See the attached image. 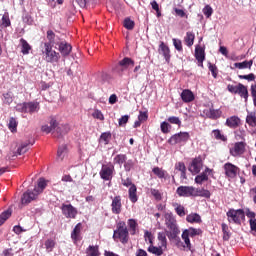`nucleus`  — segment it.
<instances>
[{
  "label": "nucleus",
  "instance_id": "nucleus-30",
  "mask_svg": "<svg viewBox=\"0 0 256 256\" xmlns=\"http://www.w3.org/2000/svg\"><path fill=\"white\" fill-rule=\"evenodd\" d=\"M81 235V223H78L72 233H71V239L74 241V243H77L79 241V236Z\"/></svg>",
  "mask_w": 256,
  "mask_h": 256
},
{
  "label": "nucleus",
  "instance_id": "nucleus-1",
  "mask_svg": "<svg viewBox=\"0 0 256 256\" xmlns=\"http://www.w3.org/2000/svg\"><path fill=\"white\" fill-rule=\"evenodd\" d=\"M42 55L44 61L46 63H59V59H61V54L59 52L53 50V46L49 44H42Z\"/></svg>",
  "mask_w": 256,
  "mask_h": 256
},
{
  "label": "nucleus",
  "instance_id": "nucleus-3",
  "mask_svg": "<svg viewBox=\"0 0 256 256\" xmlns=\"http://www.w3.org/2000/svg\"><path fill=\"white\" fill-rule=\"evenodd\" d=\"M226 215L228 217L229 223L241 225V221H245V211H243V209H230Z\"/></svg>",
  "mask_w": 256,
  "mask_h": 256
},
{
  "label": "nucleus",
  "instance_id": "nucleus-7",
  "mask_svg": "<svg viewBox=\"0 0 256 256\" xmlns=\"http://www.w3.org/2000/svg\"><path fill=\"white\" fill-rule=\"evenodd\" d=\"M60 209L66 219H75L77 217V208L71 204H62Z\"/></svg>",
  "mask_w": 256,
  "mask_h": 256
},
{
  "label": "nucleus",
  "instance_id": "nucleus-56",
  "mask_svg": "<svg viewBox=\"0 0 256 256\" xmlns=\"http://www.w3.org/2000/svg\"><path fill=\"white\" fill-rule=\"evenodd\" d=\"M160 129L162 133H169V129H171V124L164 121L160 124Z\"/></svg>",
  "mask_w": 256,
  "mask_h": 256
},
{
  "label": "nucleus",
  "instance_id": "nucleus-10",
  "mask_svg": "<svg viewBox=\"0 0 256 256\" xmlns=\"http://www.w3.org/2000/svg\"><path fill=\"white\" fill-rule=\"evenodd\" d=\"M46 39L48 42H44L43 45H49L50 47H55V45L58 46V44L61 41V38L59 36L55 35V32H53V30L47 31Z\"/></svg>",
  "mask_w": 256,
  "mask_h": 256
},
{
  "label": "nucleus",
  "instance_id": "nucleus-17",
  "mask_svg": "<svg viewBox=\"0 0 256 256\" xmlns=\"http://www.w3.org/2000/svg\"><path fill=\"white\" fill-rule=\"evenodd\" d=\"M230 153L233 157H238V155H243L245 153V143L237 142L233 148L230 149Z\"/></svg>",
  "mask_w": 256,
  "mask_h": 256
},
{
  "label": "nucleus",
  "instance_id": "nucleus-24",
  "mask_svg": "<svg viewBox=\"0 0 256 256\" xmlns=\"http://www.w3.org/2000/svg\"><path fill=\"white\" fill-rule=\"evenodd\" d=\"M33 143H35V140H33L32 142H22L17 148L16 155H24V153L29 151V145H33Z\"/></svg>",
  "mask_w": 256,
  "mask_h": 256
},
{
  "label": "nucleus",
  "instance_id": "nucleus-35",
  "mask_svg": "<svg viewBox=\"0 0 256 256\" xmlns=\"http://www.w3.org/2000/svg\"><path fill=\"white\" fill-rule=\"evenodd\" d=\"M188 223H201V216L197 213H191L186 217Z\"/></svg>",
  "mask_w": 256,
  "mask_h": 256
},
{
  "label": "nucleus",
  "instance_id": "nucleus-42",
  "mask_svg": "<svg viewBox=\"0 0 256 256\" xmlns=\"http://www.w3.org/2000/svg\"><path fill=\"white\" fill-rule=\"evenodd\" d=\"M148 252L152 253L153 255H156V256H161V255H163V248L155 247V246H150L148 248Z\"/></svg>",
  "mask_w": 256,
  "mask_h": 256
},
{
  "label": "nucleus",
  "instance_id": "nucleus-16",
  "mask_svg": "<svg viewBox=\"0 0 256 256\" xmlns=\"http://www.w3.org/2000/svg\"><path fill=\"white\" fill-rule=\"evenodd\" d=\"M202 168H203V161H201V159L199 158H195L189 167V171L192 172L193 175H197V173L201 172Z\"/></svg>",
  "mask_w": 256,
  "mask_h": 256
},
{
  "label": "nucleus",
  "instance_id": "nucleus-54",
  "mask_svg": "<svg viewBox=\"0 0 256 256\" xmlns=\"http://www.w3.org/2000/svg\"><path fill=\"white\" fill-rule=\"evenodd\" d=\"M184 233H186V235H188V237H195V235H199V230L195 229V228H189L183 231Z\"/></svg>",
  "mask_w": 256,
  "mask_h": 256
},
{
  "label": "nucleus",
  "instance_id": "nucleus-33",
  "mask_svg": "<svg viewBox=\"0 0 256 256\" xmlns=\"http://www.w3.org/2000/svg\"><path fill=\"white\" fill-rule=\"evenodd\" d=\"M184 41L187 47H193V43H195V33L187 32Z\"/></svg>",
  "mask_w": 256,
  "mask_h": 256
},
{
  "label": "nucleus",
  "instance_id": "nucleus-13",
  "mask_svg": "<svg viewBox=\"0 0 256 256\" xmlns=\"http://www.w3.org/2000/svg\"><path fill=\"white\" fill-rule=\"evenodd\" d=\"M50 127L52 128V131H54V129H56L57 135L54 134V137H62V135H65V133H67V127H65V126L57 127V120H55V118H51Z\"/></svg>",
  "mask_w": 256,
  "mask_h": 256
},
{
  "label": "nucleus",
  "instance_id": "nucleus-31",
  "mask_svg": "<svg viewBox=\"0 0 256 256\" xmlns=\"http://www.w3.org/2000/svg\"><path fill=\"white\" fill-rule=\"evenodd\" d=\"M194 197H205L206 199H209V197H211V192L204 188H195Z\"/></svg>",
  "mask_w": 256,
  "mask_h": 256
},
{
  "label": "nucleus",
  "instance_id": "nucleus-57",
  "mask_svg": "<svg viewBox=\"0 0 256 256\" xmlns=\"http://www.w3.org/2000/svg\"><path fill=\"white\" fill-rule=\"evenodd\" d=\"M175 211H176L177 215H179V217H185V215H186L185 207H183V205H177L175 208Z\"/></svg>",
  "mask_w": 256,
  "mask_h": 256
},
{
  "label": "nucleus",
  "instance_id": "nucleus-22",
  "mask_svg": "<svg viewBox=\"0 0 256 256\" xmlns=\"http://www.w3.org/2000/svg\"><path fill=\"white\" fill-rule=\"evenodd\" d=\"M181 99L184 103H191V101H195V95L189 89H185L181 93Z\"/></svg>",
  "mask_w": 256,
  "mask_h": 256
},
{
  "label": "nucleus",
  "instance_id": "nucleus-64",
  "mask_svg": "<svg viewBox=\"0 0 256 256\" xmlns=\"http://www.w3.org/2000/svg\"><path fill=\"white\" fill-rule=\"evenodd\" d=\"M133 165H135L134 163H133V160H128V161H125L124 162V169H125V171H131V169H133Z\"/></svg>",
  "mask_w": 256,
  "mask_h": 256
},
{
  "label": "nucleus",
  "instance_id": "nucleus-6",
  "mask_svg": "<svg viewBox=\"0 0 256 256\" xmlns=\"http://www.w3.org/2000/svg\"><path fill=\"white\" fill-rule=\"evenodd\" d=\"M189 132H179L169 138L168 143L170 145H177V143H187L189 141Z\"/></svg>",
  "mask_w": 256,
  "mask_h": 256
},
{
  "label": "nucleus",
  "instance_id": "nucleus-46",
  "mask_svg": "<svg viewBox=\"0 0 256 256\" xmlns=\"http://www.w3.org/2000/svg\"><path fill=\"white\" fill-rule=\"evenodd\" d=\"M3 103L6 105H11L13 103V93L7 92L3 94Z\"/></svg>",
  "mask_w": 256,
  "mask_h": 256
},
{
  "label": "nucleus",
  "instance_id": "nucleus-12",
  "mask_svg": "<svg viewBox=\"0 0 256 256\" xmlns=\"http://www.w3.org/2000/svg\"><path fill=\"white\" fill-rule=\"evenodd\" d=\"M158 53L164 57L166 63H170L171 50L169 49V46H167V44H165V42L160 43Z\"/></svg>",
  "mask_w": 256,
  "mask_h": 256
},
{
  "label": "nucleus",
  "instance_id": "nucleus-36",
  "mask_svg": "<svg viewBox=\"0 0 256 256\" xmlns=\"http://www.w3.org/2000/svg\"><path fill=\"white\" fill-rule=\"evenodd\" d=\"M45 187H47V180H45V178H40L38 180V186L34 189H36L37 194L40 195V193H43Z\"/></svg>",
  "mask_w": 256,
  "mask_h": 256
},
{
  "label": "nucleus",
  "instance_id": "nucleus-61",
  "mask_svg": "<svg viewBox=\"0 0 256 256\" xmlns=\"http://www.w3.org/2000/svg\"><path fill=\"white\" fill-rule=\"evenodd\" d=\"M173 45L177 51H183V44L179 39H173Z\"/></svg>",
  "mask_w": 256,
  "mask_h": 256
},
{
  "label": "nucleus",
  "instance_id": "nucleus-23",
  "mask_svg": "<svg viewBox=\"0 0 256 256\" xmlns=\"http://www.w3.org/2000/svg\"><path fill=\"white\" fill-rule=\"evenodd\" d=\"M236 95H239L240 97H242V99H245V101H247V99H249V90H247V86L239 83L236 90Z\"/></svg>",
  "mask_w": 256,
  "mask_h": 256
},
{
  "label": "nucleus",
  "instance_id": "nucleus-51",
  "mask_svg": "<svg viewBox=\"0 0 256 256\" xmlns=\"http://www.w3.org/2000/svg\"><path fill=\"white\" fill-rule=\"evenodd\" d=\"M207 117H209L210 119H217L219 117V110H215V109H209L206 112Z\"/></svg>",
  "mask_w": 256,
  "mask_h": 256
},
{
  "label": "nucleus",
  "instance_id": "nucleus-20",
  "mask_svg": "<svg viewBox=\"0 0 256 256\" xmlns=\"http://www.w3.org/2000/svg\"><path fill=\"white\" fill-rule=\"evenodd\" d=\"M224 170H225V175L227 177H230V179H233L234 177L237 176V166L231 163H226L224 165Z\"/></svg>",
  "mask_w": 256,
  "mask_h": 256
},
{
  "label": "nucleus",
  "instance_id": "nucleus-9",
  "mask_svg": "<svg viewBox=\"0 0 256 256\" xmlns=\"http://www.w3.org/2000/svg\"><path fill=\"white\" fill-rule=\"evenodd\" d=\"M37 197H39V194L37 193V188H34L33 191H26L21 199L22 205H29V203H31V201H35Z\"/></svg>",
  "mask_w": 256,
  "mask_h": 256
},
{
  "label": "nucleus",
  "instance_id": "nucleus-37",
  "mask_svg": "<svg viewBox=\"0 0 256 256\" xmlns=\"http://www.w3.org/2000/svg\"><path fill=\"white\" fill-rule=\"evenodd\" d=\"M12 213L13 211L11 209H7L0 214V227L5 223V221H7V219H9V217H11Z\"/></svg>",
  "mask_w": 256,
  "mask_h": 256
},
{
  "label": "nucleus",
  "instance_id": "nucleus-39",
  "mask_svg": "<svg viewBox=\"0 0 256 256\" xmlns=\"http://www.w3.org/2000/svg\"><path fill=\"white\" fill-rule=\"evenodd\" d=\"M17 119L11 117L9 122H8V129L11 131V133L17 132Z\"/></svg>",
  "mask_w": 256,
  "mask_h": 256
},
{
  "label": "nucleus",
  "instance_id": "nucleus-59",
  "mask_svg": "<svg viewBox=\"0 0 256 256\" xmlns=\"http://www.w3.org/2000/svg\"><path fill=\"white\" fill-rule=\"evenodd\" d=\"M203 13L205 17L209 18L213 15V8L211 6L207 5L203 8Z\"/></svg>",
  "mask_w": 256,
  "mask_h": 256
},
{
  "label": "nucleus",
  "instance_id": "nucleus-40",
  "mask_svg": "<svg viewBox=\"0 0 256 256\" xmlns=\"http://www.w3.org/2000/svg\"><path fill=\"white\" fill-rule=\"evenodd\" d=\"M182 239L185 243V245H183V249H188V251H191V240L189 239V235H187V232H183L182 233Z\"/></svg>",
  "mask_w": 256,
  "mask_h": 256
},
{
  "label": "nucleus",
  "instance_id": "nucleus-63",
  "mask_svg": "<svg viewBox=\"0 0 256 256\" xmlns=\"http://www.w3.org/2000/svg\"><path fill=\"white\" fill-rule=\"evenodd\" d=\"M239 79H245L246 81H255V74L250 73L248 75H239Z\"/></svg>",
  "mask_w": 256,
  "mask_h": 256
},
{
  "label": "nucleus",
  "instance_id": "nucleus-14",
  "mask_svg": "<svg viewBox=\"0 0 256 256\" xmlns=\"http://www.w3.org/2000/svg\"><path fill=\"white\" fill-rule=\"evenodd\" d=\"M73 47L71 44L65 42V41H60L58 44V51H60L62 57H67L70 55Z\"/></svg>",
  "mask_w": 256,
  "mask_h": 256
},
{
  "label": "nucleus",
  "instance_id": "nucleus-48",
  "mask_svg": "<svg viewBox=\"0 0 256 256\" xmlns=\"http://www.w3.org/2000/svg\"><path fill=\"white\" fill-rule=\"evenodd\" d=\"M165 223H166V226L174 225L175 223H177V220L175 219V216H173V214H166Z\"/></svg>",
  "mask_w": 256,
  "mask_h": 256
},
{
  "label": "nucleus",
  "instance_id": "nucleus-44",
  "mask_svg": "<svg viewBox=\"0 0 256 256\" xmlns=\"http://www.w3.org/2000/svg\"><path fill=\"white\" fill-rule=\"evenodd\" d=\"M67 155V146L63 145L58 148L57 157L58 159H65V156Z\"/></svg>",
  "mask_w": 256,
  "mask_h": 256
},
{
  "label": "nucleus",
  "instance_id": "nucleus-4",
  "mask_svg": "<svg viewBox=\"0 0 256 256\" xmlns=\"http://www.w3.org/2000/svg\"><path fill=\"white\" fill-rule=\"evenodd\" d=\"M113 173H115V166L109 162L102 165L99 175L103 181H111L113 179Z\"/></svg>",
  "mask_w": 256,
  "mask_h": 256
},
{
  "label": "nucleus",
  "instance_id": "nucleus-47",
  "mask_svg": "<svg viewBox=\"0 0 256 256\" xmlns=\"http://www.w3.org/2000/svg\"><path fill=\"white\" fill-rule=\"evenodd\" d=\"M158 240L160 241L162 247H167V234H165V232L158 233Z\"/></svg>",
  "mask_w": 256,
  "mask_h": 256
},
{
  "label": "nucleus",
  "instance_id": "nucleus-11",
  "mask_svg": "<svg viewBox=\"0 0 256 256\" xmlns=\"http://www.w3.org/2000/svg\"><path fill=\"white\" fill-rule=\"evenodd\" d=\"M111 211L114 215H120L123 211V204L121 203V196L112 197Z\"/></svg>",
  "mask_w": 256,
  "mask_h": 256
},
{
  "label": "nucleus",
  "instance_id": "nucleus-8",
  "mask_svg": "<svg viewBox=\"0 0 256 256\" xmlns=\"http://www.w3.org/2000/svg\"><path fill=\"white\" fill-rule=\"evenodd\" d=\"M176 193L179 197H195V187L180 186L177 188Z\"/></svg>",
  "mask_w": 256,
  "mask_h": 256
},
{
  "label": "nucleus",
  "instance_id": "nucleus-27",
  "mask_svg": "<svg viewBox=\"0 0 256 256\" xmlns=\"http://www.w3.org/2000/svg\"><path fill=\"white\" fill-rule=\"evenodd\" d=\"M128 195L131 203H137L139 197H137V186L132 185L128 190Z\"/></svg>",
  "mask_w": 256,
  "mask_h": 256
},
{
  "label": "nucleus",
  "instance_id": "nucleus-28",
  "mask_svg": "<svg viewBox=\"0 0 256 256\" xmlns=\"http://www.w3.org/2000/svg\"><path fill=\"white\" fill-rule=\"evenodd\" d=\"M253 67V60L250 61H243V62H236L234 63L235 69H251Z\"/></svg>",
  "mask_w": 256,
  "mask_h": 256
},
{
  "label": "nucleus",
  "instance_id": "nucleus-29",
  "mask_svg": "<svg viewBox=\"0 0 256 256\" xmlns=\"http://www.w3.org/2000/svg\"><path fill=\"white\" fill-rule=\"evenodd\" d=\"M246 123L249 127H256V113L255 112H247Z\"/></svg>",
  "mask_w": 256,
  "mask_h": 256
},
{
  "label": "nucleus",
  "instance_id": "nucleus-5",
  "mask_svg": "<svg viewBox=\"0 0 256 256\" xmlns=\"http://www.w3.org/2000/svg\"><path fill=\"white\" fill-rule=\"evenodd\" d=\"M132 67H135V61L129 57H124L122 60L118 62L116 70L118 73H123L124 71H127Z\"/></svg>",
  "mask_w": 256,
  "mask_h": 256
},
{
  "label": "nucleus",
  "instance_id": "nucleus-21",
  "mask_svg": "<svg viewBox=\"0 0 256 256\" xmlns=\"http://www.w3.org/2000/svg\"><path fill=\"white\" fill-rule=\"evenodd\" d=\"M226 125L227 127H230V129H237V127L241 125V118L238 116H231L226 119Z\"/></svg>",
  "mask_w": 256,
  "mask_h": 256
},
{
  "label": "nucleus",
  "instance_id": "nucleus-41",
  "mask_svg": "<svg viewBox=\"0 0 256 256\" xmlns=\"http://www.w3.org/2000/svg\"><path fill=\"white\" fill-rule=\"evenodd\" d=\"M86 253L89 256H99V247H97V246H89L86 249Z\"/></svg>",
  "mask_w": 256,
  "mask_h": 256
},
{
  "label": "nucleus",
  "instance_id": "nucleus-38",
  "mask_svg": "<svg viewBox=\"0 0 256 256\" xmlns=\"http://www.w3.org/2000/svg\"><path fill=\"white\" fill-rule=\"evenodd\" d=\"M111 141V132H104L100 136V143H103L104 145H109V142Z\"/></svg>",
  "mask_w": 256,
  "mask_h": 256
},
{
  "label": "nucleus",
  "instance_id": "nucleus-55",
  "mask_svg": "<svg viewBox=\"0 0 256 256\" xmlns=\"http://www.w3.org/2000/svg\"><path fill=\"white\" fill-rule=\"evenodd\" d=\"M212 135H213V137H215V139H219L220 141L227 140V138H225V136H223V134H221L220 130H213Z\"/></svg>",
  "mask_w": 256,
  "mask_h": 256
},
{
  "label": "nucleus",
  "instance_id": "nucleus-49",
  "mask_svg": "<svg viewBox=\"0 0 256 256\" xmlns=\"http://www.w3.org/2000/svg\"><path fill=\"white\" fill-rule=\"evenodd\" d=\"M124 27L125 29H128V31H131L135 28V22L131 20L130 18H126L124 20Z\"/></svg>",
  "mask_w": 256,
  "mask_h": 256
},
{
  "label": "nucleus",
  "instance_id": "nucleus-50",
  "mask_svg": "<svg viewBox=\"0 0 256 256\" xmlns=\"http://www.w3.org/2000/svg\"><path fill=\"white\" fill-rule=\"evenodd\" d=\"M45 247H46V251L48 253H51V251H53V249L55 248V241L48 239L45 241Z\"/></svg>",
  "mask_w": 256,
  "mask_h": 256
},
{
  "label": "nucleus",
  "instance_id": "nucleus-58",
  "mask_svg": "<svg viewBox=\"0 0 256 256\" xmlns=\"http://www.w3.org/2000/svg\"><path fill=\"white\" fill-rule=\"evenodd\" d=\"M16 111H19V113H27V102L17 104Z\"/></svg>",
  "mask_w": 256,
  "mask_h": 256
},
{
  "label": "nucleus",
  "instance_id": "nucleus-26",
  "mask_svg": "<svg viewBox=\"0 0 256 256\" xmlns=\"http://www.w3.org/2000/svg\"><path fill=\"white\" fill-rule=\"evenodd\" d=\"M128 229L130 231V235H136L137 229L139 227V224L137 223V220L131 218L127 221Z\"/></svg>",
  "mask_w": 256,
  "mask_h": 256
},
{
  "label": "nucleus",
  "instance_id": "nucleus-53",
  "mask_svg": "<svg viewBox=\"0 0 256 256\" xmlns=\"http://www.w3.org/2000/svg\"><path fill=\"white\" fill-rule=\"evenodd\" d=\"M92 117L94 119H98L99 121L105 120V116H103V112H101L100 110H94V112L92 113Z\"/></svg>",
  "mask_w": 256,
  "mask_h": 256
},
{
  "label": "nucleus",
  "instance_id": "nucleus-43",
  "mask_svg": "<svg viewBox=\"0 0 256 256\" xmlns=\"http://www.w3.org/2000/svg\"><path fill=\"white\" fill-rule=\"evenodd\" d=\"M127 161V155L125 154H118L114 157V163L117 165H123Z\"/></svg>",
  "mask_w": 256,
  "mask_h": 256
},
{
  "label": "nucleus",
  "instance_id": "nucleus-25",
  "mask_svg": "<svg viewBox=\"0 0 256 256\" xmlns=\"http://www.w3.org/2000/svg\"><path fill=\"white\" fill-rule=\"evenodd\" d=\"M39 109V102H26V113L33 115V113H39Z\"/></svg>",
  "mask_w": 256,
  "mask_h": 256
},
{
  "label": "nucleus",
  "instance_id": "nucleus-60",
  "mask_svg": "<svg viewBox=\"0 0 256 256\" xmlns=\"http://www.w3.org/2000/svg\"><path fill=\"white\" fill-rule=\"evenodd\" d=\"M150 193L157 201H161V192L155 188L150 189Z\"/></svg>",
  "mask_w": 256,
  "mask_h": 256
},
{
  "label": "nucleus",
  "instance_id": "nucleus-18",
  "mask_svg": "<svg viewBox=\"0 0 256 256\" xmlns=\"http://www.w3.org/2000/svg\"><path fill=\"white\" fill-rule=\"evenodd\" d=\"M166 227L168 229L167 237H169L170 239H176L177 235H179L181 233V231L179 230V227L177 226V223L170 224Z\"/></svg>",
  "mask_w": 256,
  "mask_h": 256
},
{
  "label": "nucleus",
  "instance_id": "nucleus-2",
  "mask_svg": "<svg viewBox=\"0 0 256 256\" xmlns=\"http://www.w3.org/2000/svg\"><path fill=\"white\" fill-rule=\"evenodd\" d=\"M113 239L114 241L119 240L123 245L129 243V230L125 225V222L118 223L117 229L114 230Z\"/></svg>",
  "mask_w": 256,
  "mask_h": 256
},
{
  "label": "nucleus",
  "instance_id": "nucleus-34",
  "mask_svg": "<svg viewBox=\"0 0 256 256\" xmlns=\"http://www.w3.org/2000/svg\"><path fill=\"white\" fill-rule=\"evenodd\" d=\"M152 173L158 177V179H165L167 177V171L163 170L160 167H154Z\"/></svg>",
  "mask_w": 256,
  "mask_h": 256
},
{
  "label": "nucleus",
  "instance_id": "nucleus-32",
  "mask_svg": "<svg viewBox=\"0 0 256 256\" xmlns=\"http://www.w3.org/2000/svg\"><path fill=\"white\" fill-rule=\"evenodd\" d=\"M20 44H21V53L23 55H29V51L31 50V45H29V42H27V40L21 38L20 39Z\"/></svg>",
  "mask_w": 256,
  "mask_h": 256
},
{
  "label": "nucleus",
  "instance_id": "nucleus-52",
  "mask_svg": "<svg viewBox=\"0 0 256 256\" xmlns=\"http://www.w3.org/2000/svg\"><path fill=\"white\" fill-rule=\"evenodd\" d=\"M168 123H171L172 125H178L179 127H181V119H179V117L177 116H170L168 118Z\"/></svg>",
  "mask_w": 256,
  "mask_h": 256
},
{
  "label": "nucleus",
  "instance_id": "nucleus-45",
  "mask_svg": "<svg viewBox=\"0 0 256 256\" xmlns=\"http://www.w3.org/2000/svg\"><path fill=\"white\" fill-rule=\"evenodd\" d=\"M1 27H11V19H9V13H5L2 16Z\"/></svg>",
  "mask_w": 256,
  "mask_h": 256
},
{
  "label": "nucleus",
  "instance_id": "nucleus-62",
  "mask_svg": "<svg viewBox=\"0 0 256 256\" xmlns=\"http://www.w3.org/2000/svg\"><path fill=\"white\" fill-rule=\"evenodd\" d=\"M128 122H129V115H124L118 120L120 127L127 125Z\"/></svg>",
  "mask_w": 256,
  "mask_h": 256
},
{
  "label": "nucleus",
  "instance_id": "nucleus-15",
  "mask_svg": "<svg viewBox=\"0 0 256 256\" xmlns=\"http://www.w3.org/2000/svg\"><path fill=\"white\" fill-rule=\"evenodd\" d=\"M212 173V169L206 168L205 171L195 177V183H197V185H203L204 181H209V175H211Z\"/></svg>",
  "mask_w": 256,
  "mask_h": 256
},
{
  "label": "nucleus",
  "instance_id": "nucleus-19",
  "mask_svg": "<svg viewBox=\"0 0 256 256\" xmlns=\"http://www.w3.org/2000/svg\"><path fill=\"white\" fill-rule=\"evenodd\" d=\"M195 59L198 62V67H203V61H205V50L198 46L195 48Z\"/></svg>",
  "mask_w": 256,
  "mask_h": 256
}]
</instances>
